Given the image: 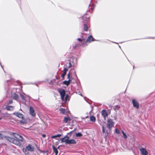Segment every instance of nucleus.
<instances>
[{
    "mask_svg": "<svg viewBox=\"0 0 155 155\" xmlns=\"http://www.w3.org/2000/svg\"><path fill=\"white\" fill-rule=\"evenodd\" d=\"M14 134V139L9 137H5V138L9 142L15 145H20V142L23 141V138L21 136L18 134L16 133Z\"/></svg>",
    "mask_w": 155,
    "mask_h": 155,
    "instance_id": "nucleus-1",
    "label": "nucleus"
},
{
    "mask_svg": "<svg viewBox=\"0 0 155 155\" xmlns=\"http://www.w3.org/2000/svg\"><path fill=\"white\" fill-rule=\"evenodd\" d=\"M83 18L84 19L83 20L84 23V30L86 31L88 30V27L89 25V18L86 17L84 15L83 17Z\"/></svg>",
    "mask_w": 155,
    "mask_h": 155,
    "instance_id": "nucleus-2",
    "label": "nucleus"
},
{
    "mask_svg": "<svg viewBox=\"0 0 155 155\" xmlns=\"http://www.w3.org/2000/svg\"><path fill=\"white\" fill-rule=\"evenodd\" d=\"M114 122L110 118L108 119L107 120V128L109 129H110L114 126Z\"/></svg>",
    "mask_w": 155,
    "mask_h": 155,
    "instance_id": "nucleus-3",
    "label": "nucleus"
},
{
    "mask_svg": "<svg viewBox=\"0 0 155 155\" xmlns=\"http://www.w3.org/2000/svg\"><path fill=\"white\" fill-rule=\"evenodd\" d=\"M58 91L60 93L62 100H64V97L65 96V92L64 89H58Z\"/></svg>",
    "mask_w": 155,
    "mask_h": 155,
    "instance_id": "nucleus-4",
    "label": "nucleus"
},
{
    "mask_svg": "<svg viewBox=\"0 0 155 155\" xmlns=\"http://www.w3.org/2000/svg\"><path fill=\"white\" fill-rule=\"evenodd\" d=\"M140 150L141 152V155H147L148 154V152L145 148H141Z\"/></svg>",
    "mask_w": 155,
    "mask_h": 155,
    "instance_id": "nucleus-5",
    "label": "nucleus"
},
{
    "mask_svg": "<svg viewBox=\"0 0 155 155\" xmlns=\"http://www.w3.org/2000/svg\"><path fill=\"white\" fill-rule=\"evenodd\" d=\"M132 102L133 106L136 108L138 109L139 107V104L137 101L135 99H133Z\"/></svg>",
    "mask_w": 155,
    "mask_h": 155,
    "instance_id": "nucleus-6",
    "label": "nucleus"
},
{
    "mask_svg": "<svg viewBox=\"0 0 155 155\" xmlns=\"http://www.w3.org/2000/svg\"><path fill=\"white\" fill-rule=\"evenodd\" d=\"M25 148L26 149V150L30 151H34V148L33 146L31 144L28 145Z\"/></svg>",
    "mask_w": 155,
    "mask_h": 155,
    "instance_id": "nucleus-7",
    "label": "nucleus"
},
{
    "mask_svg": "<svg viewBox=\"0 0 155 155\" xmlns=\"http://www.w3.org/2000/svg\"><path fill=\"white\" fill-rule=\"evenodd\" d=\"M101 115L103 117L104 119H106V117L108 116L107 112L105 110H103L101 111Z\"/></svg>",
    "mask_w": 155,
    "mask_h": 155,
    "instance_id": "nucleus-8",
    "label": "nucleus"
},
{
    "mask_svg": "<svg viewBox=\"0 0 155 155\" xmlns=\"http://www.w3.org/2000/svg\"><path fill=\"white\" fill-rule=\"evenodd\" d=\"M69 137L67 136H65L64 137L61 138V142H65L66 144H67V141H68Z\"/></svg>",
    "mask_w": 155,
    "mask_h": 155,
    "instance_id": "nucleus-9",
    "label": "nucleus"
},
{
    "mask_svg": "<svg viewBox=\"0 0 155 155\" xmlns=\"http://www.w3.org/2000/svg\"><path fill=\"white\" fill-rule=\"evenodd\" d=\"M29 113L32 116H35V115L34 110L31 107H30Z\"/></svg>",
    "mask_w": 155,
    "mask_h": 155,
    "instance_id": "nucleus-10",
    "label": "nucleus"
},
{
    "mask_svg": "<svg viewBox=\"0 0 155 155\" xmlns=\"http://www.w3.org/2000/svg\"><path fill=\"white\" fill-rule=\"evenodd\" d=\"M14 114L16 116L20 118L23 119V115L18 112L14 113Z\"/></svg>",
    "mask_w": 155,
    "mask_h": 155,
    "instance_id": "nucleus-11",
    "label": "nucleus"
},
{
    "mask_svg": "<svg viewBox=\"0 0 155 155\" xmlns=\"http://www.w3.org/2000/svg\"><path fill=\"white\" fill-rule=\"evenodd\" d=\"M67 144H74L76 143V141L74 139H68V141H67Z\"/></svg>",
    "mask_w": 155,
    "mask_h": 155,
    "instance_id": "nucleus-12",
    "label": "nucleus"
},
{
    "mask_svg": "<svg viewBox=\"0 0 155 155\" xmlns=\"http://www.w3.org/2000/svg\"><path fill=\"white\" fill-rule=\"evenodd\" d=\"M12 96L13 98L15 100H17L18 99V96L15 93L12 94Z\"/></svg>",
    "mask_w": 155,
    "mask_h": 155,
    "instance_id": "nucleus-13",
    "label": "nucleus"
},
{
    "mask_svg": "<svg viewBox=\"0 0 155 155\" xmlns=\"http://www.w3.org/2000/svg\"><path fill=\"white\" fill-rule=\"evenodd\" d=\"M68 71V69L67 68H64L63 71V74H61V77L62 78H64L65 75L66 74V72Z\"/></svg>",
    "mask_w": 155,
    "mask_h": 155,
    "instance_id": "nucleus-14",
    "label": "nucleus"
},
{
    "mask_svg": "<svg viewBox=\"0 0 155 155\" xmlns=\"http://www.w3.org/2000/svg\"><path fill=\"white\" fill-rule=\"evenodd\" d=\"M71 82V80L69 79L68 81H65L63 82V83L67 86H68L70 84Z\"/></svg>",
    "mask_w": 155,
    "mask_h": 155,
    "instance_id": "nucleus-15",
    "label": "nucleus"
},
{
    "mask_svg": "<svg viewBox=\"0 0 155 155\" xmlns=\"http://www.w3.org/2000/svg\"><path fill=\"white\" fill-rule=\"evenodd\" d=\"M93 41H94L93 38L92 36L90 35L87 38L86 42L90 43Z\"/></svg>",
    "mask_w": 155,
    "mask_h": 155,
    "instance_id": "nucleus-16",
    "label": "nucleus"
},
{
    "mask_svg": "<svg viewBox=\"0 0 155 155\" xmlns=\"http://www.w3.org/2000/svg\"><path fill=\"white\" fill-rule=\"evenodd\" d=\"M14 107L11 106H8L6 107V109L9 110H13Z\"/></svg>",
    "mask_w": 155,
    "mask_h": 155,
    "instance_id": "nucleus-17",
    "label": "nucleus"
},
{
    "mask_svg": "<svg viewBox=\"0 0 155 155\" xmlns=\"http://www.w3.org/2000/svg\"><path fill=\"white\" fill-rule=\"evenodd\" d=\"M28 151L26 148L23 149V151L26 155H30Z\"/></svg>",
    "mask_w": 155,
    "mask_h": 155,
    "instance_id": "nucleus-18",
    "label": "nucleus"
},
{
    "mask_svg": "<svg viewBox=\"0 0 155 155\" xmlns=\"http://www.w3.org/2000/svg\"><path fill=\"white\" fill-rule=\"evenodd\" d=\"M53 149L54 150V152L55 153V155H57L58 153V151L57 149L54 146L53 147Z\"/></svg>",
    "mask_w": 155,
    "mask_h": 155,
    "instance_id": "nucleus-19",
    "label": "nucleus"
},
{
    "mask_svg": "<svg viewBox=\"0 0 155 155\" xmlns=\"http://www.w3.org/2000/svg\"><path fill=\"white\" fill-rule=\"evenodd\" d=\"M68 120H70V119L69 118V117H65L64 118L63 121L64 123H66Z\"/></svg>",
    "mask_w": 155,
    "mask_h": 155,
    "instance_id": "nucleus-20",
    "label": "nucleus"
},
{
    "mask_svg": "<svg viewBox=\"0 0 155 155\" xmlns=\"http://www.w3.org/2000/svg\"><path fill=\"white\" fill-rule=\"evenodd\" d=\"M61 136V134H58L51 137V138H54L56 137H59Z\"/></svg>",
    "mask_w": 155,
    "mask_h": 155,
    "instance_id": "nucleus-21",
    "label": "nucleus"
},
{
    "mask_svg": "<svg viewBox=\"0 0 155 155\" xmlns=\"http://www.w3.org/2000/svg\"><path fill=\"white\" fill-rule=\"evenodd\" d=\"M90 120L91 121L94 122L96 120V118L94 116H91L90 117Z\"/></svg>",
    "mask_w": 155,
    "mask_h": 155,
    "instance_id": "nucleus-22",
    "label": "nucleus"
},
{
    "mask_svg": "<svg viewBox=\"0 0 155 155\" xmlns=\"http://www.w3.org/2000/svg\"><path fill=\"white\" fill-rule=\"evenodd\" d=\"M76 136L77 137H81L82 136V135L81 133H78L76 134Z\"/></svg>",
    "mask_w": 155,
    "mask_h": 155,
    "instance_id": "nucleus-23",
    "label": "nucleus"
},
{
    "mask_svg": "<svg viewBox=\"0 0 155 155\" xmlns=\"http://www.w3.org/2000/svg\"><path fill=\"white\" fill-rule=\"evenodd\" d=\"M21 97V98L25 100V101H26V97L24 96V95L22 94H20Z\"/></svg>",
    "mask_w": 155,
    "mask_h": 155,
    "instance_id": "nucleus-24",
    "label": "nucleus"
},
{
    "mask_svg": "<svg viewBox=\"0 0 155 155\" xmlns=\"http://www.w3.org/2000/svg\"><path fill=\"white\" fill-rule=\"evenodd\" d=\"M60 111L63 114H64L65 111V109L64 108H61L59 109Z\"/></svg>",
    "mask_w": 155,
    "mask_h": 155,
    "instance_id": "nucleus-25",
    "label": "nucleus"
},
{
    "mask_svg": "<svg viewBox=\"0 0 155 155\" xmlns=\"http://www.w3.org/2000/svg\"><path fill=\"white\" fill-rule=\"evenodd\" d=\"M4 116V114L0 112V120L2 119Z\"/></svg>",
    "mask_w": 155,
    "mask_h": 155,
    "instance_id": "nucleus-26",
    "label": "nucleus"
},
{
    "mask_svg": "<svg viewBox=\"0 0 155 155\" xmlns=\"http://www.w3.org/2000/svg\"><path fill=\"white\" fill-rule=\"evenodd\" d=\"M122 132L123 134V136H124L125 138H127V135L125 134V133L124 132L123 130L122 131Z\"/></svg>",
    "mask_w": 155,
    "mask_h": 155,
    "instance_id": "nucleus-27",
    "label": "nucleus"
},
{
    "mask_svg": "<svg viewBox=\"0 0 155 155\" xmlns=\"http://www.w3.org/2000/svg\"><path fill=\"white\" fill-rule=\"evenodd\" d=\"M68 95H65V97H64V100H62L63 101L66 102L67 101V98L68 97Z\"/></svg>",
    "mask_w": 155,
    "mask_h": 155,
    "instance_id": "nucleus-28",
    "label": "nucleus"
},
{
    "mask_svg": "<svg viewBox=\"0 0 155 155\" xmlns=\"http://www.w3.org/2000/svg\"><path fill=\"white\" fill-rule=\"evenodd\" d=\"M78 40L80 42H84V41H85V39H84L78 38Z\"/></svg>",
    "mask_w": 155,
    "mask_h": 155,
    "instance_id": "nucleus-29",
    "label": "nucleus"
},
{
    "mask_svg": "<svg viewBox=\"0 0 155 155\" xmlns=\"http://www.w3.org/2000/svg\"><path fill=\"white\" fill-rule=\"evenodd\" d=\"M20 123L22 124H24L26 123V121L24 120H22L20 121Z\"/></svg>",
    "mask_w": 155,
    "mask_h": 155,
    "instance_id": "nucleus-30",
    "label": "nucleus"
},
{
    "mask_svg": "<svg viewBox=\"0 0 155 155\" xmlns=\"http://www.w3.org/2000/svg\"><path fill=\"white\" fill-rule=\"evenodd\" d=\"M5 137L6 136H4L3 135L0 133V139H2L4 137L5 138Z\"/></svg>",
    "mask_w": 155,
    "mask_h": 155,
    "instance_id": "nucleus-31",
    "label": "nucleus"
},
{
    "mask_svg": "<svg viewBox=\"0 0 155 155\" xmlns=\"http://www.w3.org/2000/svg\"><path fill=\"white\" fill-rule=\"evenodd\" d=\"M84 42H83V43L82 44H76V46L75 47H79L81 45H84Z\"/></svg>",
    "mask_w": 155,
    "mask_h": 155,
    "instance_id": "nucleus-32",
    "label": "nucleus"
},
{
    "mask_svg": "<svg viewBox=\"0 0 155 155\" xmlns=\"http://www.w3.org/2000/svg\"><path fill=\"white\" fill-rule=\"evenodd\" d=\"M115 132L117 134H119L120 133L118 129L117 128L115 129Z\"/></svg>",
    "mask_w": 155,
    "mask_h": 155,
    "instance_id": "nucleus-33",
    "label": "nucleus"
},
{
    "mask_svg": "<svg viewBox=\"0 0 155 155\" xmlns=\"http://www.w3.org/2000/svg\"><path fill=\"white\" fill-rule=\"evenodd\" d=\"M102 133H104L105 132V128H104V126H103L102 127Z\"/></svg>",
    "mask_w": 155,
    "mask_h": 155,
    "instance_id": "nucleus-34",
    "label": "nucleus"
},
{
    "mask_svg": "<svg viewBox=\"0 0 155 155\" xmlns=\"http://www.w3.org/2000/svg\"><path fill=\"white\" fill-rule=\"evenodd\" d=\"M70 72H69V73L67 75V78L68 79V80H69V79H71V78H70Z\"/></svg>",
    "mask_w": 155,
    "mask_h": 155,
    "instance_id": "nucleus-35",
    "label": "nucleus"
},
{
    "mask_svg": "<svg viewBox=\"0 0 155 155\" xmlns=\"http://www.w3.org/2000/svg\"><path fill=\"white\" fill-rule=\"evenodd\" d=\"M71 64L70 62H69L68 64V68H70L71 67Z\"/></svg>",
    "mask_w": 155,
    "mask_h": 155,
    "instance_id": "nucleus-36",
    "label": "nucleus"
},
{
    "mask_svg": "<svg viewBox=\"0 0 155 155\" xmlns=\"http://www.w3.org/2000/svg\"><path fill=\"white\" fill-rule=\"evenodd\" d=\"M12 100H10L9 101V104H12Z\"/></svg>",
    "mask_w": 155,
    "mask_h": 155,
    "instance_id": "nucleus-37",
    "label": "nucleus"
},
{
    "mask_svg": "<svg viewBox=\"0 0 155 155\" xmlns=\"http://www.w3.org/2000/svg\"><path fill=\"white\" fill-rule=\"evenodd\" d=\"M42 136L44 137H45L46 136V135L45 134H43L42 135Z\"/></svg>",
    "mask_w": 155,
    "mask_h": 155,
    "instance_id": "nucleus-38",
    "label": "nucleus"
},
{
    "mask_svg": "<svg viewBox=\"0 0 155 155\" xmlns=\"http://www.w3.org/2000/svg\"><path fill=\"white\" fill-rule=\"evenodd\" d=\"M72 132V131H71L70 132H69V133H68V134H71V133Z\"/></svg>",
    "mask_w": 155,
    "mask_h": 155,
    "instance_id": "nucleus-39",
    "label": "nucleus"
},
{
    "mask_svg": "<svg viewBox=\"0 0 155 155\" xmlns=\"http://www.w3.org/2000/svg\"><path fill=\"white\" fill-rule=\"evenodd\" d=\"M0 64L1 66L2 67V68H2V64H1V62H0Z\"/></svg>",
    "mask_w": 155,
    "mask_h": 155,
    "instance_id": "nucleus-40",
    "label": "nucleus"
},
{
    "mask_svg": "<svg viewBox=\"0 0 155 155\" xmlns=\"http://www.w3.org/2000/svg\"><path fill=\"white\" fill-rule=\"evenodd\" d=\"M118 107V105H116V108H117Z\"/></svg>",
    "mask_w": 155,
    "mask_h": 155,
    "instance_id": "nucleus-41",
    "label": "nucleus"
}]
</instances>
